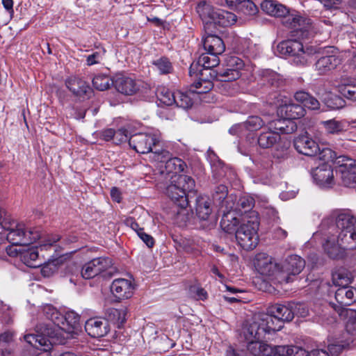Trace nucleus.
I'll return each mask as SVG.
<instances>
[{"label": "nucleus", "instance_id": "f257e3e1", "mask_svg": "<svg viewBox=\"0 0 356 356\" xmlns=\"http://www.w3.org/2000/svg\"><path fill=\"white\" fill-rule=\"evenodd\" d=\"M80 316L73 311L60 314L57 325L41 324L36 325V334H25L24 340L33 347L47 352L54 344L65 343L63 333L67 338H74L79 330Z\"/></svg>", "mask_w": 356, "mask_h": 356}, {"label": "nucleus", "instance_id": "f03ea898", "mask_svg": "<svg viewBox=\"0 0 356 356\" xmlns=\"http://www.w3.org/2000/svg\"><path fill=\"white\" fill-rule=\"evenodd\" d=\"M329 220L334 222L337 234L327 236L323 247L331 259H341L345 249H356V218L348 211H335Z\"/></svg>", "mask_w": 356, "mask_h": 356}, {"label": "nucleus", "instance_id": "7ed1b4c3", "mask_svg": "<svg viewBox=\"0 0 356 356\" xmlns=\"http://www.w3.org/2000/svg\"><path fill=\"white\" fill-rule=\"evenodd\" d=\"M310 24H297L290 31L291 39L280 42L277 48L284 54L292 56L293 63L297 65H305L312 55L315 53L312 47H304L299 40L308 39L312 35Z\"/></svg>", "mask_w": 356, "mask_h": 356}, {"label": "nucleus", "instance_id": "20e7f679", "mask_svg": "<svg viewBox=\"0 0 356 356\" xmlns=\"http://www.w3.org/2000/svg\"><path fill=\"white\" fill-rule=\"evenodd\" d=\"M195 186L194 179L186 175H172L166 183L165 193L177 205L172 211L176 222L186 221L185 208L188 204L186 193L194 191Z\"/></svg>", "mask_w": 356, "mask_h": 356}, {"label": "nucleus", "instance_id": "39448f33", "mask_svg": "<svg viewBox=\"0 0 356 356\" xmlns=\"http://www.w3.org/2000/svg\"><path fill=\"white\" fill-rule=\"evenodd\" d=\"M241 225L236 231V239L243 249L252 250L257 247L259 243L258 213L251 212L248 218L241 219Z\"/></svg>", "mask_w": 356, "mask_h": 356}, {"label": "nucleus", "instance_id": "423d86ee", "mask_svg": "<svg viewBox=\"0 0 356 356\" xmlns=\"http://www.w3.org/2000/svg\"><path fill=\"white\" fill-rule=\"evenodd\" d=\"M283 323L277 317L269 314H257L253 317V321L248 327L249 331L248 336L252 337L254 336L258 339H266L267 334H270L279 331L283 326Z\"/></svg>", "mask_w": 356, "mask_h": 356}, {"label": "nucleus", "instance_id": "0eeeda50", "mask_svg": "<svg viewBox=\"0 0 356 356\" xmlns=\"http://www.w3.org/2000/svg\"><path fill=\"white\" fill-rule=\"evenodd\" d=\"M261 9L266 15L280 19H285L291 22H305V15L290 8L276 0H263L260 3Z\"/></svg>", "mask_w": 356, "mask_h": 356}, {"label": "nucleus", "instance_id": "6e6552de", "mask_svg": "<svg viewBox=\"0 0 356 356\" xmlns=\"http://www.w3.org/2000/svg\"><path fill=\"white\" fill-rule=\"evenodd\" d=\"M41 237L40 228H27L23 223H16V226L8 230L7 241L13 245L25 246L33 243Z\"/></svg>", "mask_w": 356, "mask_h": 356}, {"label": "nucleus", "instance_id": "1a4fd4ad", "mask_svg": "<svg viewBox=\"0 0 356 356\" xmlns=\"http://www.w3.org/2000/svg\"><path fill=\"white\" fill-rule=\"evenodd\" d=\"M305 266V261L298 255L289 256L280 266L276 280L280 284L293 282Z\"/></svg>", "mask_w": 356, "mask_h": 356}, {"label": "nucleus", "instance_id": "9d476101", "mask_svg": "<svg viewBox=\"0 0 356 356\" xmlns=\"http://www.w3.org/2000/svg\"><path fill=\"white\" fill-rule=\"evenodd\" d=\"M245 67L244 61L236 56H227L225 60L224 68L210 72V78L222 82L234 81L241 76Z\"/></svg>", "mask_w": 356, "mask_h": 356}, {"label": "nucleus", "instance_id": "9b49d317", "mask_svg": "<svg viewBox=\"0 0 356 356\" xmlns=\"http://www.w3.org/2000/svg\"><path fill=\"white\" fill-rule=\"evenodd\" d=\"M196 12L203 22H236L235 14L224 10L215 9L206 1H200Z\"/></svg>", "mask_w": 356, "mask_h": 356}, {"label": "nucleus", "instance_id": "f8f14e48", "mask_svg": "<svg viewBox=\"0 0 356 356\" xmlns=\"http://www.w3.org/2000/svg\"><path fill=\"white\" fill-rule=\"evenodd\" d=\"M113 268L112 261L108 257H97L85 264L81 275L84 279H91L102 273L111 275Z\"/></svg>", "mask_w": 356, "mask_h": 356}, {"label": "nucleus", "instance_id": "ddd939ff", "mask_svg": "<svg viewBox=\"0 0 356 356\" xmlns=\"http://www.w3.org/2000/svg\"><path fill=\"white\" fill-rule=\"evenodd\" d=\"M336 173L346 186L356 183V161L347 156H339L337 161Z\"/></svg>", "mask_w": 356, "mask_h": 356}, {"label": "nucleus", "instance_id": "4468645a", "mask_svg": "<svg viewBox=\"0 0 356 356\" xmlns=\"http://www.w3.org/2000/svg\"><path fill=\"white\" fill-rule=\"evenodd\" d=\"M159 143V138L156 134L138 133L130 136L129 144L136 152L147 154L152 152Z\"/></svg>", "mask_w": 356, "mask_h": 356}, {"label": "nucleus", "instance_id": "2eb2a0df", "mask_svg": "<svg viewBox=\"0 0 356 356\" xmlns=\"http://www.w3.org/2000/svg\"><path fill=\"white\" fill-rule=\"evenodd\" d=\"M249 331V327L247 326L243 334L245 341L247 342V349L253 356H270L273 353V348L265 343V339H258L255 336L250 337L248 336L247 333ZM254 334V332L252 333Z\"/></svg>", "mask_w": 356, "mask_h": 356}, {"label": "nucleus", "instance_id": "dca6fc26", "mask_svg": "<svg viewBox=\"0 0 356 356\" xmlns=\"http://www.w3.org/2000/svg\"><path fill=\"white\" fill-rule=\"evenodd\" d=\"M219 56L206 51L202 54L197 59L196 63H192L190 69L189 74L191 76L195 74L196 71H200V73L203 76L202 70H210L209 73L213 72L212 69L217 67L220 64Z\"/></svg>", "mask_w": 356, "mask_h": 356}, {"label": "nucleus", "instance_id": "f3484780", "mask_svg": "<svg viewBox=\"0 0 356 356\" xmlns=\"http://www.w3.org/2000/svg\"><path fill=\"white\" fill-rule=\"evenodd\" d=\"M108 321L102 317L90 318L86 321L85 330L91 337L100 338L106 336L110 331Z\"/></svg>", "mask_w": 356, "mask_h": 356}, {"label": "nucleus", "instance_id": "a211bd4d", "mask_svg": "<svg viewBox=\"0 0 356 356\" xmlns=\"http://www.w3.org/2000/svg\"><path fill=\"white\" fill-rule=\"evenodd\" d=\"M301 305L296 302H289L288 305L275 304L268 308V312L277 317L283 323L284 321H291L297 312V308Z\"/></svg>", "mask_w": 356, "mask_h": 356}, {"label": "nucleus", "instance_id": "6ab92c4d", "mask_svg": "<svg viewBox=\"0 0 356 356\" xmlns=\"http://www.w3.org/2000/svg\"><path fill=\"white\" fill-rule=\"evenodd\" d=\"M254 266L260 274L265 276H274L276 280V274L280 265L273 262L271 257L265 253L258 254L254 259Z\"/></svg>", "mask_w": 356, "mask_h": 356}, {"label": "nucleus", "instance_id": "aec40b11", "mask_svg": "<svg viewBox=\"0 0 356 356\" xmlns=\"http://www.w3.org/2000/svg\"><path fill=\"white\" fill-rule=\"evenodd\" d=\"M295 149L300 154L314 156L319 152L318 144L307 135H300L293 140Z\"/></svg>", "mask_w": 356, "mask_h": 356}, {"label": "nucleus", "instance_id": "412c9836", "mask_svg": "<svg viewBox=\"0 0 356 356\" xmlns=\"http://www.w3.org/2000/svg\"><path fill=\"white\" fill-rule=\"evenodd\" d=\"M134 286L131 280L119 278L113 281L111 291L118 300L128 299L134 294Z\"/></svg>", "mask_w": 356, "mask_h": 356}, {"label": "nucleus", "instance_id": "4be33fe9", "mask_svg": "<svg viewBox=\"0 0 356 356\" xmlns=\"http://www.w3.org/2000/svg\"><path fill=\"white\" fill-rule=\"evenodd\" d=\"M312 177L316 183L322 187H330L334 184V175L332 167L323 163L314 169Z\"/></svg>", "mask_w": 356, "mask_h": 356}, {"label": "nucleus", "instance_id": "5701e85b", "mask_svg": "<svg viewBox=\"0 0 356 356\" xmlns=\"http://www.w3.org/2000/svg\"><path fill=\"white\" fill-rule=\"evenodd\" d=\"M225 5L231 9L243 13L245 15H256L259 10L251 0H225Z\"/></svg>", "mask_w": 356, "mask_h": 356}, {"label": "nucleus", "instance_id": "b1692460", "mask_svg": "<svg viewBox=\"0 0 356 356\" xmlns=\"http://www.w3.org/2000/svg\"><path fill=\"white\" fill-rule=\"evenodd\" d=\"M227 187L224 184L217 186L213 193V199L222 208L225 209H232L234 205L232 196H228Z\"/></svg>", "mask_w": 356, "mask_h": 356}, {"label": "nucleus", "instance_id": "393cba45", "mask_svg": "<svg viewBox=\"0 0 356 356\" xmlns=\"http://www.w3.org/2000/svg\"><path fill=\"white\" fill-rule=\"evenodd\" d=\"M203 47L206 51L221 55L225 50L222 40L215 34L209 33L203 40Z\"/></svg>", "mask_w": 356, "mask_h": 356}, {"label": "nucleus", "instance_id": "a878e982", "mask_svg": "<svg viewBox=\"0 0 356 356\" xmlns=\"http://www.w3.org/2000/svg\"><path fill=\"white\" fill-rule=\"evenodd\" d=\"M65 85L76 96L82 97L91 91L87 82L77 76L69 77L65 81Z\"/></svg>", "mask_w": 356, "mask_h": 356}, {"label": "nucleus", "instance_id": "bb28decb", "mask_svg": "<svg viewBox=\"0 0 356 356\" xmlns=\"http://www.w3.org/2000/svg\"><path fill=\"white\" fill-rule=\"evenodd\" d=\"M254 204L253 198L241 197L238 200L236 204L234 205L232 212L240 216L241 219L248 218L251 212H257L252 210Z\"/></svg>", "mask_w": 356, "mask_h": 356}, {"label": "nucleus", "instance_id": "cd10ccee", "mask_svg": "<svg viewBox=\"0 0 356 356\" xmlns=\"http://www.w3.org/2000/svg\"><path fill=\"white\" fill-rule=\"evenodd\" d=\"M335 299L341 307L350 305L356 301V289L349 286L339 287L335 292Z\"/></svg>", "mask_w": 356, "mask_h": 356}, {"label": "nucleus", "instance_id": "c85d7f7f", "mask_svg": "<svg viewBox=\"0 0 356 356\" xmlns=\"http://www.w3.org/2000/svg\"><path fill=\"white\" fill-rule=\"evenodd\" d=\"M113 83L119 92L126 95H131L139 89L135 80L130 77H118Z\"/></svg>", "mask_w": 356, "mask_h": 356}, {"label": "nucleus", "instance_id": "c756f323", "mask_svg": "<svg viewBox=\"0 0 356 356\" xmlns=\"http://www.w3.org/2000/svg\"><path fill=\"white\" fill-rule=\"evenodd\" d=\"M340 64V59L334 55L320 58L315 64V69L319 74H325L335 69Z\"/></svg>", "mask_w": 356, "mask_h": 356}, {"label": "nucleus", "instance_id": "7c9ffc66", "mask_svg": "<svg viewBox=\"0 0 356 356\" xmlns=\"http://www.w3.org/2000/svg\"><path fill=\"white\" fill-rule=\"evenodd\" d=\"M278 112L289 120L298 119L305 115V109L300 104L289 103L279 107Z\"/></svg>", "mask_w": 356, "mask_h": 356}, {"label": "nucleus", "instance_id": "2f4dec72", "mask_svg": "<svg viewBox=\"0 0 356 356\" xmlns=\"http://www.w3.org/2000/svg\"><path fill=\"white\" fill-rule=\"evenodd\" d=\"M196 215L200 220H208L212 213L211 201L208 197L200 196L196 200Z\"/></svg>", "mask_w": 356, "mask_h": 356}, {"label": "nucleus", "instance_id": "473e14b6", "mask_svg": "<svg viewBox=\"0 0 356 356\" xmlns=\"http://www.w3.org/2000/svg\"><path fill=\"white\" fill-rule=\"evenodd\" d=\"M280 140V134L268 127L266 131H262L258 137L257 142L260 147L268 149L273 147Z\"/></svg>", "mask_w": 356, "mask_h": 356}, {"label": "nucleus", "instance_id": "72a5a7b5", "mask_svg": "<svg viewBox=\"0 0 356 356\" xmlns=\"http://www.w3.org/2000/svg\"><path fill=\"white\" fill-rule=\"evenodd\" d=\"M268 126L270 129L278 134L280 132L282 134H289L293 133L297 129V126L294 122L289 120V119H286L284 116L282 119H277L270 122Z\"/></svg>", "mask_w": 356, "mask_h": 356}, {"label": "nucleus", "instance_id": "f704fd0d", "mask_svg": "<svg viewBox=\"0 0 356 356\" xmlns=\"http://www.w3.org/2000/svg\"><path fill=\"white\" fill-rule=\"evenodd\" d=\"M232 209H225L224 215L220 221V227L227 233H235L237 229L236 226L240 222V220L232 212Z\"/></svg>", "mask_w": 356, "mask_h": 356}, {"label": "nucleus", "instance_id": "c9c22d12", "mask_svg": "<svg viewBox=\"0 0 356 356\" xmlns=\"http://www.w3.org/2000/svg\"><path fill=\"white\" fill-rule=\"evenodd\" d=\"M20 260L27 266L36 268L42 265L40 262L38 247H32L19 253Z\"/></svg>", "mask_w": 356, "mask_h": 356}, {"label": "nucleus", "instance_id": "e433bc0d", "mask_svg": "<svg viewBox=\"0 0 356 356\" xmlns=\"http://www.w3.org/2000/svg\"><path fill=\"white\" fill-rule=\"evenodd\" d=\"M353 280L352 273L346 268H339L332 275V280L335 286L344 287L349 286Z\"/></svg>", "mask_w": 356, "mask_h": 356}, {"label": "nucleus", "instance_id": "4c0bfd02", "mask_svg": "<svg viewBox=\"0 0 356 356\" xmlns=\"http://www.w3.org/2000/svg\"><path fill=\"white\" fill-rule=\"evenodd\" d=\"M353 341V339L352 337H346L343 334L341 338L337 339L334 343L328 345L327 350L330 356L339 355L343 350L348 348Z\"/></svg>", "mask_w": 356, "mask_h": 356}, {"label": "nucleus", "instance_id": "58836bf2", "mask_svg": "<svg viewBox=\"0 0 356 356\" xmlns=\"http://www.w3.org/2000/svg\"><path fill=\"white\" fill-rule=\"evenodd\" d=\"M195 97L196 95L192 90L185 92L177 91L174 104L184 109H188L192 106Z\"/></svg>", "mask_w": 356, "mask_h": 356}, {"label": "nucleus", "instance_id": "ea45409f", "mask_svg": "<svg viewBox=\"0 0 356 356\" xmlns=\"http://www.w3.org/2000/svg\"><path fill=\"white\" fill-rule=\"evenodd\" d=\"M321 124L323 127L327 134L339 135L346 131L344 122L341 120H337L334 118L321 121Z\"/></svg>", "mask_w": 356, "mask_h": 356}, {"label": "nucleus", "instance_id": "a19ab883", "mask_svg": "<svg viewBox=\"0 0 356 356\" xmlns=\"http://www.w3.org/2000/svg\"><path fill=\"white\" fill-rule=\"evenodd\" d=\"M260 75L264 83H267L274 88H279L284 83L282 78L279 74L268 69L263 70Z\"/></svg>", "mask_w": 356, "mask_h": 356}, {"label": "nucleus", "instance_id": "79ce46f5", "mask_svg": "<svg viewBox=\"0 0 356 356\" xmlns=\"http://www.w3.org/2000/svg\"><path fill=\"white\" fill-rule=\"evenodd\" d=\"M107 314L109 320L120 327L127 320V309L124 307H122L119 309L111 308L108 310Z\"/></svg>", "mask_w": 356, "mask_h": 356}, {"label": "nucleus", "instance_id": "37998d69", "mask_svg": "<svg viewBox=\"0 0 356 356\" xmlns=\"http://www.w3.org/2000/svg\"><path fill=\"white\" fill-rule=\"evenodd\" d=\"M277 353L281 356H309L310 352L300 346H278Z\"/></svg>", "mask_w": 356, "mask_h": 356}, {"label": "nucleus", "instance_id": "c03bdc74", "mask_svg": "<svg viewBox=\"0 0 356 356\" xmlns=\"http://www.w3.org/2000/svg\"><path fill=\"white\" fill-rule=\"evenodd\" d=\"M186 166L185 162L179 158L171 157L165 164L164 168L167 173L172 175H180Z\"/></svg>", "mask_w": 356, "mask_h": 356}, {"label": "nucleus", "instance_id": "a18cd8bd", "mask_svg": "<svg viewBox=\"0 0 356 356\" xmlns=\"http://www.w3.org/2000/svg\"><path fill=\"white\" fill-rule=\"evenodd\" d=\"M156 95L161 103L172 106L175 103V92H172L165 86H159L156 90Z\"/></svg>", "mask_w": 356, "mask_h": 356}, {"label": "nucleus", "instance_id": "49530a36", "mask_svg": "<svg viewBox=\"0 0 356 356\" xmlns=\"http://www.w3.org/2000/svg\"><path fill=\"white\" fill-rule=\"evenodd\" d=\"M42 312L44 316L49 319L51 322L49 323H41L38 325L41 324H51L53 325L56 326L58 321H59V317L60 316V313L51 305H45L42 307Z\"/></svg>", "mask_w": 356, "mask_h": 356}, {"label": "nucleus", "instance_id": "de8ad7c7", "mask_svg": "<svg viewBox=\"0 0 356 356\" xmlns=\"http://www.w3.org/2000/svg\"><path fill=\"white\" fill-rule=\"evenodd\" d=\"M347 317L346 332L343 335H356V310L347 309L345 310Z\"/></svg>", "mask_w": 356, "mask_h": 356}, {"label": "nucleus", "instance_id": "09e8293b", "mask_svg": "<svg viewBox=\"0 0 356 356\" xmlns=\"http://www.w3.org/2000/svg\"><path fill=\"white\" fill-rule=\"evenodd\" d=\"M152 64L161 74H167L172 72L173 67L170 60L166 57H161L154 60Z\"/></svg>", "mask_w": 356, "mask_h": 356}, {"label": "nucleus", "instance_id": "8fccbe9b", "mask_svg": "<svg viewBox=\"0 0 356 356\" xmlns=\"http://www.w3.org/2000/svg\"><path fill=\"white\" fill-rule=\"evenodd\" d=\"M265 124V122L257 115L249 116L243 123V126L250 131H257Z\"/></svg>", "mask_w": 356, "mask_h": 356}, {"label": "nucleus", "instance_id": "3c124183", "mask_svg": "<svg viewBox=\"0 0 356 356\" xmlns=\"http://www.w3.org/2000/svg\"><path fill=\"white\" fill-rule=\"evenodd\" d=\"M213 86V83L210 80L201 78L193 83V87L195 90H192L197 95V94L207 93L212 89Z\"/></svg>", "mask_w": 356, "mask_h": 356}, {"label": "nucleus", "instance_id": "603ef678", "mask_svg": "<svg viewBox=\"0 0 356 356\" xmlns=\"http://www.w3.org/2000/svg\"><path fill=\"white\" fill-rule=\"evenodd\" d=\"M60 260L55 259L44 263L41 268V273L44 277H50L58 270Z\"/></svg>", "mask_w": 356, "mask_h": 356}, {"label": "nucleus", "instance_id": "864d4df0", "mask_svg": "<svg viewBox=\"0 0 356 356\" xmlns=\"http://www.w3.org/2000/svg\"><path fill=\"white\" fill-rule=\"evenodd\" d=\"M317 154H318L319 159L323 161L325 163L328 164L329 162H332L337 165V161L339 156H337V153L330 148L326 147L323 148L321 150L319 149Z\"/></svg>", "mask_w": 356, "mask_h": 356}, {"label": "nucleus", "instance_id": "5fc2aeb1", "mask_svg": "<svg viewBox=\"0 0 356 356\" xmlns=\"http://www.w3.org/2000/svg\"><path fill=\"white\" fill-rule=\"evenodd\" d=\"M16 223L17 222L6 210L0 209V225L3 229L8 231L16 226Z\"/></svg>", "mask_w": 356, "mask_h": 356}, {"label": "nucleus", "instance_id": "6e6d98bb", "mask_svg": "<svg viewBox=\"0 0 356 356\" xmlns=\"http://www.w3.org/2000/svg\"><path fill=\"white\" fill-rule=\"evenodd\" d=\"M111 79L106 75H97L92 79V85L98 90L103 91L107 90L111 84Z\"/></svg>", "mask_w": 356, "mask_h": 356}, {"label": "nucleus", "instance_id": "4d7b16f0", "mask_svg": "<svg viewBox=\"0 0 356 356\" xmlns=\"http://www.w3.org/2000/svg\"><path fill=\"white\" fill-rule=\"evenodd\" d=\"M183 248L186 253L197 256L201 252V246L194 240H188L184 243Z\"/></svg>", "mask_w": 356, "mask_h": 356}, {"label": "nucleus", "instance_id": "13d9d810", "mask_svg": "<svg viewBox=\"0 0 356 356\" xmlns=\"http://www.w3.org/2000/svg\"><path fill=\"white\" fill-rule=\"evenodd\" d=\"M151 152L152 153V159L159 163H164V165L171 158L170 153L165 149H156L155 151L152 150Z\"/></svg>", "mask_w": 356, "mask_h": 356}, {"label": "nucleus", "instance_id": "bf43d9fd", "mask_svg": "<svg viewBox=\"0 0 356 356\" xmlns=\"http://www.w3.org/2000/svg\"><path fill=\"white\" fill-rule=\"evenodd\" d=\"M339 91L344 97L353 101H356V85L341 86Z\"/></svg>", "mask_w": 356, "mask_h": 356}, {"label": "nucleus", "instance_id": "052dcab7", "mask_svg": "<svg viewBox=\"0 0 356 356\" xmlns=\"http://www.w3.org/2000/svg\"><path fill=\"white\" fill-rule=\"evenodd\" d=\"M327 106L331 109H340L345 106L343 99L338 95H332L327 102Z\"/></svg>", "mask_w": 356, "mask_h": 356}, {"label": "nucleus", "instance_id": "680f3d73", "mask_svg": "<svg viewBox=\"0 0 356 356\" xmlns=\"http://www.w3.org/2000/svg\"><path fill=\"white\" fill-rule=\"evenodd\" d=\"M129 138L130 136L128 130L124 128H121L117 131H115L113 143L118 145L126 142L128 139H129Z\"/></svg>", "mask_w": 356, "mask_h": 356}, {"label": "nucleus", "instance_id": "e2e57ef3", "mask_svg": "<svg viewBox=\"0 0 356 356\" xmlns=\"http://www.w3.org/2000/svg\"><path fill=\"white\" fill-rule=\"evenodd\" d=\"M14 339V334L10 331H6L0 334V347L3 348L5 346H10Z\"/></svg>", "mask_w": 356, "mask_h": 356}, {"label": "nucleus", "instance_id": "0e129e2a", "mask_svg": "<svg viewBox=\"0 0 356 356\" xmlns=\"http://www.w3.org/2000/svg\"><path fill=\"white\" fill-rule=\"evenodd\" d=\"M104 52V51H95L92 54L88 55L86 59L88 65H92L100 63L102 60Z\"/></svg>", "mask_w": 356, "mask_h": 356}, {"label": "nucleus", "instance_id": "69168bd1", "mask_svg": "<svg viewBox=\"0 0 356 356\" xmlns=\"http://www.w3.org/2000/svg\"><path fill=\"white\" fill-rule=\"evenodd\" d=\"M138 237L146 244L148 248H152L154 245V238L144 232V228L137 234Z\"/></svg>", "mask_w": 356, "mask_h": 356}, {"label": "nucleus", "instance_id": "338daca9", "mask_svg": "<svg viewBox=\"0 0 356 356\" xmlns=\"http://www.w3.org/2000/svg\"><path fill=\"white\" fill-rule=\"evenodd\" d=\"M60 239V236L58 234H51L47 236L44 241H42L40 245V248L42 247H51L53 246L56 242H58Z\"/></svg>", "mask_w": 356, "mask_h": 356}, {"label": "nucleus", "instance_id": "774afa93", "mask_svg": "<svg viewBox=\"0 0 356 356\" xmlns=\"http://www.w3.org/2000/svg\"><path fill=\"white\" fill-rule=\"evenodd\" d=\"M304 106L307 107L311 110H316L319 108L320 103L315 97L309 95L305 103Z\"/></svg>", "mask_w": 356, "mask_h": 356}]
</instances>
